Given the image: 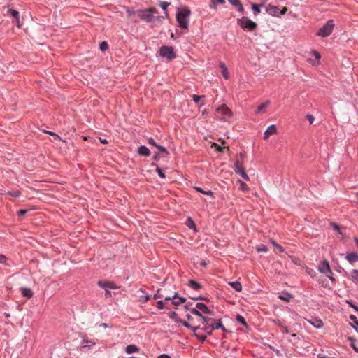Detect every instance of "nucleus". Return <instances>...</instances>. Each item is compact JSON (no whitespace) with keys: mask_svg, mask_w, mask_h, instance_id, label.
I'll return each instance as SVG.
<instances>
[{"mask_svg":"<svg viewBox=\"0 0 358 358\" xmlns=\"http://www.w3.org/2000/svg\"><path fill=\"white\" fill-rule=\"evenodd\" d=\"M191 14L189 9L185 8L178 10L176 20L182 29H187L189 25V17Z\"/></svg>","mask_w":358,"mask_h":358,"instance_id":"1","label":"nucleus"},{"mask_svg":"<svg viewBox=\"0 0 358 358\" xmlns=\"http://www.w3.org/2000/svg\"><path fill=\"white\" fill-rule=\"evenodd\" d=\"M136 14L142 20L152 22L155 20V15L158 14V10L155 8L151 7L145 10H138Z\"/></svg>","mask_w":358,"mask_h":358,"instance_id":"2","label":"nucleus"},{"mask_svg":"<svg viewBox=\"0 0 358 358\" xmlns=\"http://www.w3.org/2000/svg\"><path fill=\"white\" fill-rule=\"evenodd\" d=\"M334 27V21L331 20H329L327 22V23L322 27H321L318 30L317 35L322 36V37H327L331 34Z\"/></svg>","mask_w":358,"mask_h":358,"instance_id":"3","label":"nucleus"},{"mask_svg":"<svg viewBox=\"0 0 358 358\" xmlns=\"http://www.w3.org/2000/svg\"><path fill=\"white\" fill-rule=\"evenodd\" d=\"M216 113L220 119L224 120L231 118L232 116L231 110L227 107L226 104H222L218 107L216 109Z\"/></svg>","mask_w":358,"mask_h":358,"instance_id":"4","label":"nucleus"},{"mask_svg":"<svg viewBox=\"0 0 358 358\" xmlns=\"http://www.w3.org/2000/svg\"><path fill=\"white\" fill-rule=\"evenodd\" d=\"M238 24L243 28V29H247L249 31H253L255 30L257 24L248 19L247 17H243L238 20Z\"/></svg>","mask_w":358,"mask_h":358,"instance_id":"5","label":"nucleus"},{"mask_svg":"<svg viewBox=\"0 0 358 358\" xmlns=\"http://www.w3.org/2000/svg\"><path fill=\"white\" fill-rule=\"evenodd\" d=\"M159 55L163 57L167 58L169 60H171L176 57V54L171 46H162L159 49Z\"/></svg>","mask_w":358,"mask_h":358,"instance_id":"6","label":"nucleus"},{"mask_svg":"<svg viewBox=\"0 0 358 358\" xmlns=\"http://www.w3.org/2000/svg\"><path fill=\"white\" fill-rule=\"evenodd\" d=\"M234 171L237 174L241 175L245 180H249V176L245 171L244 168L238 160H237L234 165Z\"/></svg>","mask_w":358,"mask_h":358,"instance_id":"7","label":"nucleus"},{"mask_svg":"<svg viewBox=\"0 0 358 358\" xmlns=\"http://www.w3.org/2000/svg\"><path fill=\"white\" fill-rule=\"evenodd\" d=\"M98 285L101 288H103L105 289L109 288L112 289H118L119 287L117 286L115 283L110 282V281H99Z\"/></svg>","mask_w":358,"mask_h":358,"instance_id":"8","label":"nucleus"},{"mask_svg":"<svg viewBox=\"0 0 358 358\" xmlns=\"http://www.w3.org/2000/svg\"><path fill=\"white\" fill-rule=\"evenodd\" d=\"M190 312L192 314H194V315L201 317V319L202 320V324H205L206 323L208 322L210 320H212V321L214 320L212 318H207V317L203 316L202 314L201 313V312L199 310H197L196 308H192V309H190Z\"/></svg>","mask_w":358,"mask_h":358,"instance_id":"9","label":"nucleus"},{"mask_svg":"<svg viewBox=\"0 0 358 358\" xmlns=\"http://www.w3.org/2000/svg\"><path fill=\"white\" fill-rule=\"evenodd\" d=\"M319 270L321 273L324 274L330 273L332 274V271L330 268V266L327 261H324L322 264L319 266Z\"/></svg>","mask_w":358,"mask_h":358,"instance_id":"10","label":"nucleus"},{"mask_svg":"<svg viewBox=\"0 0 358 358\" xmlns=\"http://www.w3.org/2000/svg\"><path fill=\"white\" fill-rule=\"evenodd\" d=\"M277 133V128L275 125L269 126L264 132V139L267 140L270 136Z\"/></svg>","mask_w":358,"mask_h":358,"instance_id":"11","label":"nucleus"},{"mask_svg":"<svg viewBox=\"0 0 358 358\" xmlns=\"http://www.w3.org/2000/svg\"><path fill=\"white\" fill-rule=\"evenodd\" d=\"M210 331L208 332V334H210L211 332L215 329H221L222 331H225V327L223 326L222 322L220 320L215 322L214 324H210Z\"/></svg>","mask_w":358,"mask_h":358,"instance_id":"12","label":"nucleus"},{"mask_svg":"<svg viewBox=\"0 0 358 358\" xmlns=\"http://www.w3.org/2000/svg\"><path fill=\"white\" fill-rule=\"evenodd\" d=\"M278 10L279 8L278 6L268 5L266 7V11L268 14L273 15V16H278Z\"/></svg>","mask_w":358,"mask_h":358,"instance_id":"13","label":"nucleus"},{"mask_svg":"<svg viewBox=\"0 0 358 358\" xmlns=\"http://www.w3.org/2000/svg\"><path fill=\"white\" fill-rule=\"evenodd\" d=\"M178 293L177 292H175L173 296H165V300L166 301H170V300H172V302L171 303L174 306H179L180 305V303H179V300L178 299Z\"/></svg>","mask_w":358,"mask_h":358,"instance_id":"14","label":"nucleus"},{"mask_svg":"<svg viewBox=\"0 0 358 358\" xmlns=\"http://www.w3.org/2000/svg\"><path fill=\"white\" fill-rule=\"evenodd\" d=\"M196 307L197 309L202 311L203 313L210 314V315L212 314V312L208 309V308L207 307V306L205 303H196Z\"/></svg>","mask_w":358,"mask_h":358,"instance_id":"15","label":"nucleus"},{"mask_svg":"<svg viewBox=\"0 0 358 358\" xmlns=\"http://www.w3.org/2000/svg\"><path fill=\"white\" fill-rule=\"evenodd\" d=\"M271 104L270 101H266V102L259 105L255 111L257 114L265 113L266 108Z\"/></svg>","mask_w":358,"mask_h":358,"instance_id":"16","label":"nucleus"},{"mask_svg":"<svg viewBox=\"0 0 358 358\" xmlns=\"http://www.w3.org/2000/svg\"><path fill=\"white\" fill-rule=\"evenodd\" d=\"M138 153L141 155L148 157L150 155V152L147 147L141 145L138 148Z\"/></svg>","mask_w":358,"mask_h":358,"instance_id":"17","label":"nucleus"},{"mask_svg":"<svg viewBox=\"0 0 358 358\" xmlns=\"http://www.w3.org/2000/svg\"><path fill=\"white\" fill-rule=\"evenodd\" d=\"M8 13H10L16 20L17 25L18 27H20V14L19 12L13 10V9H9L8 10Z\"/></svg>","mask_w":358,"mask_h":358,"instance_id":"18","label":"nucleus"},{"mask_svg":"<svg viewBox=\"0 0 358 358\" xmlns=\"http://www.w3.org/2000/svg\"><path fill=\"white\" fill-rule=\"evenodd\" d=\"M346 259L350 263L352 264L358 261V255L356 252L349 253L346 256Z\"/></svg>","mask_w":358,"mask_h":358,"instance_id":"19","label":"nucleus"},{"mask_svg":"<svg viewBox=\"0 0 358 358\" xmlns=\"http://www.w3.org/2000/svg\"><path fill=\"white\" fill-rule=\"evenodd\" d=\"M125 351L127 354H131L138 352L139 348L135 345H128L125 348Z\"/></svg>","mask_w":358,"mask_h":358,"instance_id":"20","label":"nucleus"},{"mask_svg":"<svg viewBox=\"0 0 358 358\" xmlns=\"http://www.w3.org/2000/svg\"><path fill=\"white\" fill-rule=\"evenodd\" d=\"M229 285L237 292L242 290V285L239 281L230 282Z\"/></svg>","mask_w":358,"mask_h":358,"instance_id":"21","label":"nucleus"},{"mask_svg":"<svg viewBox=\"0 0 358 358\" xmlns=\"http://www.w3.org/2000/svg\"><path fill=\"white\" fill-rule=\"evenodd\" d=\"M170 5V3L169 2H166V1H160L159 2V6L160 7L163 9L164 10V13L165 15V17L166 18L169 17V13L167 11V7Z\"/></svg>","mask_w":358,"mask_h":358,"instance_id":"22","label":"nucleus"},{"mask_svg":"<svg viewBox=\"0 0 358 358\" xmlns=\"http://www.w3.org/2000/svg\"><path fill=\"white\" fill-rule=\"evenodd\" d=\"M292 294L288 292H282L279 296V298L285 302H289L290 301V299H292Z\"/></svg>","mask_w":358,"mask_h":358,"instance_id":"23","label":"nucleus"},{"mask_svg":"<svg viewBox=\"0 0 358 358\" xmlns=\"http://www.w3.org/2000/svg\"><path fill=\"white\" fill-rule=\"evenodd\" d=\"M22 294L27 297V298H31L33 296V292L29 288H22Z\"/></svg>","mask_w":358,"mask_h":358,"instance_id":"24","label":"nucleus"},{"mask_svg":"<svg viewBox=\"0 0 358 358\" xmlns=\"http://www.w3.org/2000/svg\"><path fill=\"white\" fill-rule=\"evenodd\" d=\"M189 285L195 290H199L201 288V285L193 280L189 281Z\"/></svg>","mask_w":358,"mask_h":358,"instance_id":"25","label":"nucleus"},{"mask_svg":"<svg viewBox=\"0 0 358 358\" xmlns=\"http://www.w3.org/2000/svg\"><path fill=\"white\" fill-rule=\"evenodd\" d=\"M309 322L316 328H320L323 325V322L321 320L314 319L313 320H309Z\"/></svg>","mask_w":358,"mask_h":358,"instance_id":"26","label":"nucleus"},{"mask_svg":"<svg viewBox=\"0 0 358 358\" xmlns=\"http://www.w3.org/2000/svg\"><path fill=\"white\" fill-rule=\"evenodd\" d=\"M236 320L240 322L241 324H242L244 327H247V322L245 320V318L241 315H237L236 316Z\"/></svg>","mask_w":358,"mask_h":358,"instance_id":"27","label":"nucleus"},{"mask_svg":"<svg viewBox=\"0 0 358 358\" xmlns=\"http://www.w3.org/2000/svg\"><path fill=\"white\" fill-rule=\"evenodd\" d=\"M352 278L358 282V270L354 269L351 273Z\"/></svg>","mask_w":358,"mask_h":358,"instance_id":"28","label":"nucleus"},{"mask_svg":"<svg viewBox=\"0 0 358 358\" xmlns=\"http://www.w3.org/2000/svg\"><path fill=\"white\" fill-rule=\"evenodd\" d=\"M192 98H193L194 101L195 103H199L201 101V99L203 98H204V96H199V95L194 94L192 96Z\"/></svg>","mask_w":358,"mask_h":358,"instance_id":"29","label":"nucleus"},{"mask_svg":"<svg viewBox=\"0 0 358 358\" xmlns=\"http://www.w3.org/2000/svg\"><path fill=\"white\" fill-rule=\"evenodd\" d=\"M195 189L199 192H201L204 194H207V195H212L213 194V192L211 191H204L203 190L201 187H195Z\"/></svg>","mask_w":358,"mask_h":358,"instance_id":"30","label":"nucleus"},{"mask_svg":"<svg viewBox=\"0 0 358 358\" xmlns=\"http://www.w3.org/2000/svg\"><path fill=\"white\" fill-rule=\"evenodd\" d=\"M43 131L45 133H46V134H48L52 136L53 138H54V141L60 140V137L57 134H56L55 133H53L52 131H45V130H44Z\"/></svg>","mask_w":358,"mask_h":358,"instance_id":"31","label":"nucleus"},{"mask_svg":"<svg viewBox=\"0 0 358 358\" xmlns=\"http://www.w3.org/2000/svg\"><path fill=\"white\" fill-rule=\"evenodd\" d=\"M215 2H218L220 4H224L225 3L224 0H212V3L210 5V8H215L216 5Z\"/></svg>","mask_w":358,"mask_h":358,"instance_id":"32","label":"nucleus"},{"mask_svg":"<svg viewBox=\"0 0 358 358\" xmlns=\"http://www.w3.org/2000/svg\"><path fill=\"white\" fill-rule=\"evenodd\" d=\"M165 302L164 301H158L157 303V307L159 308V309H163V308H165L166 306H165Z\"/></svg>","mask_w":358,"mask_h":358,"instance_id":"33","label":"nucleus"},{"mask_svg":"<svg viewBox=\"0 0 358 358\" xmlns=\"http://www.w3.org/2000/svg\"><path fill=\"white\" fill-rule=\"evenodd\" d=\"M239 182H240V186H241V189L243 191H248L249 189V187L248 186L247 184H245V182L239 180Z\"/></svg>","mask_w":358,"mask_h":358,"instance_id":"34","label":"nucleus"},{"mask_svg":"<svg viewBox=\"0 0 358 358\" xmlns=\"http://www.w3.org/2000/svg\"><path fill=\"white\" fill-rule=\"evenodd\" d=\"M108 48V45L106 42L105 41H103L100 44V49L102 50V51H104L106 50H107Z\"/></svg>","mask_w":358,"mask_h":358,"instance_id":"35","label":"nucleus"},{"mask_svg":"<svg viewBox=\"0 0 358 358\" xmlns=\"http://www.w3.org/2000/svg\"><path fill=\"white\" fill-rule=\"evenodd\" d=\"M252 10L254 11V13L256 14V13H260V8H259V5H257V4H252Z\"/></svg>","mask_w":358,"mask_h":358,"instance_id":"36","label":"nucleus"},{"mask_svg":"<svg viewBox=\"0 0 358 358\" xmlns=\"http://www.w3.org/2000/svg\"><path fill=\"white\" fill-rule=\"evenodd\" d=\"M229 2L234 6L238 7L241 3L240 0H228Z\"/></svg>","mask_w":358,"mask_h":358,"instance_id":"37","label":"nucleus"},{"mask_svg":"<svg viewBox=\"0 0 358 358\" xmlns=\"http://www.w3.org/2000/svg\"><path fill=\"white\" fill-rule=\"evenodd\" d=\"M157 148L160 152L164 153L166 155L169 154L167 150L164 147L158 145Z\"/></svg>","mask_w":358,"mask_h":358,"instance_id":"38","label":"nucleus"},{"mask_svg":"<svg viewBox=\"0 0 358 358\" xmlns=\"http://www.w3.org/2000/svg\"><path fill=\"white\" fill-rule=\"evenodd\" d=\"M8 194L12 196H13V197H18L20 195V192L18 191V190L13 191V192H9Z\"/></svg>","mask_w":358,"mask_h":358,"instance_id":"39","label":"nucleus"},{"mask_svg":"<svg viewBox=\"0 0 358 358\" xmlns=\"http://www.w3.org/2000/svg\"><path fill=\"white\" fill-rule=\"evenodd\" d=\"M164 18H166L165 15L164 16H155L154 21H157L159 23H162Z\"/></svg>","mask_w":358,"mask_h":358,"instance_id":"40","label":"nucleus"},{"mask_svg":"<svg viewBox=\"0 0 358 358\" xmlns=\"http://www.w3.org/2000/svg\"><path fill=\"white\" fill-rule=\"evenodd\" d=\"M222 74L225 79L229 78V76L227 68H224V70H222Z\"/></svg>","mask_w":358,"mask_h":358,"instance_id":"41","label":"nucleus"},{"mask_svg":"<svg viewBox=\"0 0 358 358\" xmlns=\"http://www.w3.org/2000/svg\"><path fill=\"white\" fill-rule=\"evenodd\" d=\"M156 171L157 172V173L160 178H165L164 173H163L162 170L159 167H157Z\"/></svg>","mask_w":358,"mask_h":358,"instance_id":"42","label":"nucleus"},{"mask_svg":"<svg viewBox=\"0 0 358 358\" xmlns=\"http://www.w3.org/2000/svg\"><path fill=\"white\" fill-rule=\"evenodd\" d=\"M162 289H158L157 293L153 296V299H156L160 297H163L164 294L161 293Z\"/></svg>","mask_w":358,"mask_h":358,"instance_id":"43","label":"nucleus"},{"mask_svg":"<svg viewBox=\"0 0 358 358\" xmlns=\"http://www.w3.org/2000/svg\"><path fill=\"white\" fill-rule=\"evenodd\" d=\"M213 147H215L218 152H222L223 150L226 148L225 147H223V148L220 147V145H218L216 143H213ZM227 148L229 150V148Z\"/></svg>","mask_w":358,"mask_h":358,"instance_id":"44","label":"nucleus"},{"mask_svg":"<svg viewBox=\"0 0 358 358\" xmlns=\"http://www.w3.org/2000/svg\"><path fill=\"white\" fill-rule=\"evenodd\" d=\"M306 118L308 120L310 124H313V123L314 120H315V117H313V115H312L310 114H308L306 115Z\"/></svg>","mask_w":358,"mask_h":358,"instance_id":"45","label":"nucleus"},{"mask_svg":"<svg viewBox=\"0 0 358 358\" xmlns=\"http://www.w3.org/2000/svg\"><path fill=\"white\" fill-rule=\"evenodd\" d=\"M195 336H196L199 340L201 341H205L206 338V336L205 335H200L199 334L194 333Z\"/></svg>","mask_w":358,"mask_h":358,"instance_id":"46","label":"nucleus"},{"mask_svg":"<svg viewBox=\"0 0 358 358\" xmlns=\"http://www.w3.org/2000/svg\"><path fill=\"white\" fill-rule=\"evenodd\" d=\"M148 142L150 145H152L155 146V148H157L158 145L152 138H148Z\"/></svg>","mask_w":358,"mask_h":358,"instance_id":"47","label":"nucleus"},{"mask_svg":"<svg viewBox=\"0 0 358 358\" xmlns=\"http://www.w3.org/2000/svg\"><path fill=\"white\" fill-rule=\"evenodd\" d=\"M7 258L3 255H0V263L1 264H6V263Z\"/></svg>","mask_w":358,"mask_h":358,"instance_id":"48","label":"nucleus"},{"mask_svg":"<svg viewBox=\"0 0 358 358\" xmlns=\"http://www.w3.org/2000/svg\"><path fill=\"white\" fill-rule=\"evenodd\" d=\"M257 250H258L259 252H266V251H267V249H266V246H264V245H260V246H259V247L257 248Z\"/></svg>","mask_w":358,"mask_h":358,"instance_id":"49","label":"nucleus"},{"mask_svg":"<svg viewBox=\"0 0 358 358\" xmlns=\"http://www.w3.org/2000/svg\"><path fill=\"white\" fill-rule=\"evenodd\" d=\"M331 226H332V227H333L335 230H336V231H338V230L340 229V227H339L338 224H336V223H333V222H331Z\"/></svg>","mask_w":358,"mask_h":358,"instance_id":"50","label":"nucleus"},{"mask_svg":"<svg viewBox=\"0 0 358 358\" xmlns=\"http://www.w3.org/2000/svg\"><path fill=\"white\" fill-rule=\"evenodd\" d=\"M237 8V10L238 12H241V13H243L244 11V8L242 5V3H241Z\"/></svg>","mask_w":358,"mask_h":358,"instance_id":"51","label":"nucleus"},{"mask_svg":"<svg viewBox=\"0 0 358 358\" xmlns=\"http://www.w3.org/2000/svg\"><path fill=\"white\" fill-rule=\"evenodd\" d=\"M28 210H20L18 212L20 215H24L27 213Z\"/></svg>","mask_w":358,"mask_h":358,"instance_id":"52","label":"nucleus"},{"mask_svg":"<svg viewBox=\"0 0 358 358\" xmlns=\"http://www.w3.org/2000/svg\"><path fill=\"white\" fill-rule=\"evenodd\" d=\"M182 324L185 327H187V328H189V329H191V328H192V325H191L189 322H182Z\"/></svg>","mask_w":358,"mask_h":358,"instance_id":"53","label":"nucleus"},{"mask_svg":"<svg viewBox=\"0 0 358 358\" xmlns=\"http://www.w3.org/2000/svg\"><path fill=\"white\" fill-rule=\"evenodd\" d=\"M333 273L332 274H330V273H327L326 274V275L332 281V282H335V278L333 277Z\"/></svg>","mask_w":358,"mask_h":358,"instance_id":"54","label":"nucleus"},{"mask_svg":"<svg viewBox=\"0 0 358 358\" xmlns=\"http://www.w3.org/2000/svg\"><path fill=\"white\" fill-rule=\"evenodd\" d=\"M178 299L179 300L180 304L185 303L186 301V299L184 297H178Z\"/></svg>","mask_w":358,"mask_h":358,"instance_id":"55","label":"nucleus"},{"mask_svg":"<svg viewBox=\"0 0 358 358\" xmlns=\"http://www.w3.org/2000/svg\"><path fill=\"white\" fill-rule=\"evenodd\" d=\"M205 326V330L207 331V333L208 334V332L210 331V328L208 327H210V325H208V322L206 323L205 324H203Z\"/></svg>","mask_w":358,"mask_h":358,"instance_id":"56","label":"nucleus"},{"mask_svg":"<svg viewBox=\"0 0 358 358\" xmlns=\"http://www.w3.org/2000/svg\"><path fill=\"white\" fill-rule=\"evenodd\" d=\"M313 55H314V56L315 57V58H317V59H320V53H319V52H316V51H315V52H313Z\"/></svg>","mask_w":358,"mask_h":358,"instance_id":"57","label":"nucleus"},{"mask_svg":"<svg viewBox=\"0 0 358 358\" xmlns=\"http://www.w3.org/2000/svg\"><path fill=\"white\" fill-rule=\"evenodd\" d=\"M157 358H171V357L167 355L164 354V355H159Z\"/></svg>","mask_w":358,"mask_h":358,"instance_id":"58","label":"nucleus"},{"mask_svg":"<svg viewBox=\"0 0 358 358\" xmlns=\"http://www.w3.org/2000/svg\"><path fill=\"white\" fill-rule=\"evenodd\" d=\"M351 347L354 349V350L356 352H358V348L354 344V343H352L351 344Z\"/></svg>","mask_w":358,"mask_h":358,"instance_id":"59","label":"nucleus"},{"mask_svg":"<svg viewBox=\"0 0 358 358\" xmlns=\"http://www.w3.org/2000/svg\"><path fill=\"white\" fill-rule=\"evenodd\" d=\"M200 329V327L199 326H196V327H192L191 329H192V331L196 333V331L199 329Z\"/></svg>","mask_w":358,"mask_h":358,"instance_id":"60","label":"nucleus"},{"mask_svg":"<svg viewBox=\"0 0 358 358\" xmlns=\"http://www.w3.org/2000/svg\"><path fill=\"white\" fill-rule=\"evenodd\" d=\"M287 8H286V7H284V8H282V10L280 11V14H281V15H284V14H285V13H286V12H287Z\"/></svg>","mask_w":358,"mask_h":358,"instance_id":"61","label":"nucleus"},{"mask_svg":"<svg viewBox=\"0 0 358 358\" xmlns=\"http://www.w3.org/2000/svg\"><path fill=\"white\" fill-rule=\"evenodd\" d=\"M276 248H278L280 252H284V249L279 244H276Z\"/></svg>","mask_w":358,"mask_h":358,"instance_id":"62","label":"nucleus"},{"mask_svg":"<svg viewBox=\"0 0 358 358\" xmlns=\"http://www.w3.org/2000/svg\"><path fill=\"white\" fill-rule=\"evenodd\" d=\"M350 320H351L352 321H353L354 322L357 320V317H356L355 315H351L350 316Z\"/></svg>","mask_w":358,"mask_h":358,"instance_id":"63","label":"nucleus"},{"mask_svg":"<svg viewBox=\"0 0 358 358\" xmlns=\"http://www.w3.org/2000/svg\"><path fill=\"white\" fill-rule=\"evenodd\" d=\"M349 304H350V306L351 307H352V308H353L356 311H357V312H358V306H355V305H353L352 303H349Z\"/></svg>","mask_w":358,"mask_h":358,"instance_id":"64","label":"nucleus"}]
</instances>
